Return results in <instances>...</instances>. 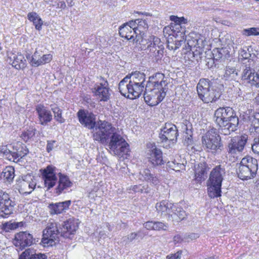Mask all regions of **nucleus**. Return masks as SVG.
Returning <instances> with one entry per match:
<instances>
[{
	"mask_svg": "<svg viewBox=\"0 0 259 259\" xmlns=\"http://www.w3.org/2000/svg\"><path fill=\"white\" fill-rule=\"evenodd\" d=\"M225 173V168L221 165L211 170L208 181V195L211 198L221 196L222 182Z\"/></svg>",
	"mask_w": 259,
	"mask_h": 259,
	"instance_id": "20e7f679",
	"label": "nucleus"
},
{
	"mask_svg": "<svg viewBox=\"0 0 259 259\" xmlns=\"http://www.w3.org/2000/svg\"><path fill=\"white\" fill-rule=\"evenodd\" d=\"M178 130L177 126L171 123H165V126L161 130L159 138L162 142H176L177 140Z\"/></svg>",
	"mask_w": 259,
	"mask_h": 259,
	"instance_id": "f3484780",
	"label": "nucleus"
},
{
	"mask_svg": "<svg viewBox=\"0 0 259 259\" xmlns=\"http://www.w3.org/2000/svg\"><path fill=\"white\" fill-rule=\"evenodd\" d=\"M142 42L144 45H147V51L151 55L157 57L163 53L164 47L160 39L154 35L149 36L147 38H142Z\"/></svg>",
	"mask_w": 259,
	"mask_h": 259,
	"instance_id": "9b49d317",
	"label": "nucleus"
},
{
	"mask_svg": "<svg viewBox=\"0 0 259 259\" xmlns=\"http://www.w3.org/2000/svg\"><path fill=\"white\" fill-rule=\"evenodd\" d=\"M56 169V167L52 165H48L46 168L40 169L45 187H47L48 189L53 188L57 182Z\"/></svg>",
	"mask_w": 259,
	"mask_h": 259,
	"instance_id": "dca6fc26",
	"label": "nucleus"
},
{
	"mask_svg": "<svg viewBox=\"0 0 259 259\" xmlns=\"http://www.w3.org/2000/svg\"><path fill=\"white\" fill-rule=\"evenodd\" d=\"M168 165L176 171H180V170H184L185 168V166L184 164L176 163L175 162H168Z\"/></svg>",
	"mask_w": 259,
	"mask_h": 259,
	"instance_id": "de8ad7c7",
	"label": "nucleus"
},
{
	"mask_svg": "<svg viewBox=\"0 0 259 259\" xmlns=\"http://www.w3.org/2000/svg\"><path fill=\"white\" fill-rule=\"evenodd\" d=\"M199 98L204 103H212L219 99L221 92L208 79H200L197 85Z\"/></svg>",
	"mask_w": 259,
	"mask_h": 259,
	"instance_id": "7ed1b4c3",
	"label": "nucleus"
},
{
	"mask_svg": "<svg viewBox=\"0 0 259 259\" xmlns=\"http://www.w3.org/2000/svg\"><path fill=\"white\" fill-rule=\"evenodd\" d=\"M138 234L136 233H132L127 236L123 237V242L125 243L130 242L134 240L138 236Z\"/></svg>",
	"mask_w": 259,
	"mask_h": 259,
	"instance_id": "3c124183",
	"label": "nucleus"
},
{
	"mask_svg": "<svg viewBox=\"0 0 259 259\" xmlns=\"http://www.w3.org/2000/svg\"><path fill=\"white\" fill-rule=\"evenodd\" d=\"M92 91L100 101L106 102L110 99L111 90L108 82L102 77L100 79V82L95 84Z\"/></svg>",
	"mask_w": 259,
	"mask_h": 259,
	"instance_id": "f8f14e48",
	"label": "nucleus"
},
{
	"mask_svg": "<svg viewBox=\"0 0 259 259\" xmlns=\"http://www.w3.org/2000/svg\"><path fill=\"white\" fill-rule=\"evenodd\" d=\"M241 78L249 83L251 86L259 88V70L255 71L249 66H245L243 70Z\"/></svg>",
	"mask_w": 259,
	"mask_h": 259,
	"instance_id": "a211bd4d",
	"label": "nucleus"
},
{
	"mask_svg": "<svg viewBox=\"0 0 259 259\" xmlns=\"http://www.w3.org/2000/svg\"><path fill=\"white\" fill-rule=\"evenodd\" d=\"M139 178L142 181H145L151 184L156 185L159 183L158 178L152 174L149 169H143L139 172Z\"/></svg>",
	"mask_w": 259,
	"mask_h": 259,
	"instance_id": "c85d7f7f",
	"label": "nucleus"
},
{
	"mask_svg": "<svg viewBox=\"0 0 259 259\" xmlns=\"http://www.w3.org/2000/svg\"><path fill=\"white\" fill-rule=\"evenodd\" d=\"M201 141L204 149L213 153H220L223 149L221 137L215 128L207 131L202 137Z\"/></svg>",
	"mask_w": 259,
	"mask_h": 259,
	"instance_id": "423d86ee",
	"label": "nucleus"
},
{
	"mask_svg": "<svg viewBox=\"0 0 259 259\" xmlns=\"http://www.w3.org/2000/svg\"><path fill=\"white\" fill-rule=\"evenodd\" d=\"M19 223L6 222L2 225V229L6 232H9L10 230L17 229L19 227Z\"/></svg>",
	"mask_w": 259,
	"mask_h": 259,
	"instance_id": "37998d69",
	"label": "nucleus"
},
{
	"mask_svg": "<svg viewBox=\"0 0 259 259\" xmlns=\"http://www.w3.org/2000/svg\"><path fill=\"white\" fill-rule=\"evenodd\" d=\"M35 131V129L33 127H29V129L22 133L21 137L24 141L27 142L34 137Z\"/></svg>",
	"mask_w": 259,
	"mask_h": 259,
	"instance_id": "79ce46f5",
	"label": "nucleus"
},
{
	"mask_svg": "<svg viewBox=\"0 0 259 259\" xmlns=\"http://www.w3.org/2000/svg\"><path fill=\"white\" fill-rule=\"evenodd\" d=\"M242 34L245 36L259 35V28L252 27L248 29H244L242 30Z\"/></svg>",
	"mask_w": 259,
	"mask_h": 259,
	"instance_id": "a18cd8bd",
	"label": "nucleus"
},
{
	"mask_svg": "<svg viewBox=\"0 0 259 259\" xmlns=\"http://www.w3.org/2000/svg\"><path fill=\"white\" fill-rule=\"evenodd\" d=\"M168 82L163 73H157L149 78L145 85L144 98L149 106L157 105L166 95Z\"/></svg>",
	"mask_w": 259,
	"mask_h": 259,
	"instance_id": "f257e3e1",
	"label": "nucleus"
},
{
	"mask_svg": "<svg viewBox=\"0 0 259 259\" xmlns=\"http://www.w3.org/2000/svg\"><path fill=\"white\" fill-rule=\"evenodd\" d=\"M52 59V55L44 54L41 51L36 50L32 56L31 63L33 66L37 67L50 62Z\"/></svg>",
	"mask_w": 259,
	"mask_h": 259,
	"instance_id": "b1692460",
	"label": "nucleus"
},
{
	"mask_svg": "<svg viewBox=\"0 0 259 259\" xmlns=\"http://www.w3.org/2000/svg\"><path fill=\"white\" fill-rule=\"evenodd\" d=\"M12 144L2 145L0 146V153L5 156L9 160L13 161L14 158L12 156Z\"/></svg>",
	"mask_w": 259,
	"mask_h": 259,
	"instance_id": "ea45409f",
	"label": "nucleus"
},
{
	"mask_svg": "<svg viewBox=\"0 0 259 259\" xmlns=\"http://www.w3.org/2000/svg\"><path fill=\"white\" fill-rule=\"evenodd\" d=\"M78 228L77 223L73 219H70L64 222L60 229L61 236L71 238Z\"/></svg>",
	"mask_w": 259,
	"mask_h": 259,
	"instance_id": "412c9836",
	"label": "nucleus"
},
{
	"mask_svg": "<svg viewBox=\"0 0 259 259\" xmlns=\"http://www.w3.org/2000/svg\"><path fill=\"white\" fill-rule=\"evenodd\" d=\"M56 142L55 140L48 141L47 145V152H50L53 149Z\"/></svg>",
	"mask_w": 259,
	"mask_h": 259,
	"instance_id": "5fc2aeb1",
	"label": "nucleus"
},
{
	"mask_svg": "<svg viewBox=\"0 0 259 259\" xmlns=\"http://www.w3.org/2000/svg\"><path fill=\"white\" fill-rule=\"evenodd\" d=\"M170 20L175 22V23L178 24V23L180 22V20L183 19L185 20V18L184 17H178L176 16H171L170 17Z\"/></svg>",
	"mask_w": 259,
	"mask_h": 259,
	"instance_id": "13d9d810",
	"label": "nucleus"
},
{
	"mask_svg": "<svg viewBox=\"0 0 259 259\" xmlns=\"http://www.w3.org/2000/svg\"><path fill=\"white\" fill-rule=\"evenodd\" d=\"M143 225L148 230H154V222L148 221L145 223Z\"/></svg>",
	"mask_w": 259,
	"mask_h": 259,
	"instance_id": "6e6d98bb",
	"label": "nucleus"
},
{
	"mask_svg": "<svg viewBox=\"0 0 259 259\" xmlns=\"http://www.w3.org/2000/svg\"><path fill=\"white\" fill-rule=\"evenodd\" d=\"M108 141V148L113 153L119 157H124L128 154V145L125 140L116 131L110 137Z\"/></svg>",
	"mask_w": 259,
	"mask_h": 259,
	"instance_id": "1a4fd4ad",
	"label": "nucleus"
},
{
	"mask_svg": "<svg viewBox=\"0 0 259 259\" xmlns=\"http://www.w3.org/2000/svg\"><path fill=\"white\" fill-rule=\"evenodd\" d=\"M14 205L8 194L0 190V217L7 218L12 213Z\"/></svg>",
	"mask_w": 259,
	"mask_h": 259,
	"instance_id": "ddd939ff",
	"label": "nucleus"
},
{
	"mask_svg": "<svg viewBox=\"0 0 259 259\" xmlns=\"http://www.w3.org/2000/svg\"><path fill=\"white\" fill-rule=\"evenodd\" d=\"M39 259H47V256L45 254H44V256L42 257H41V258Z\"/></svg>",
	"mask_w": 259,
	"mask_h": 259,
	"instance_id": "338daca9",
	"label": "nucleus"
},
{
	"mask_svg": "<svg viewBox=\"0 0 259 259\" xmlns=\"http://www.w3.org/2000/svg\"><path fill=\"white\" fill-rule=\"evenodd\" d=\"M195 180L198 182H200L202 180H204L206 177V169L203 164H198L197 167H195Z\"/></svg>",
	"mask_w": 259,
	"mask_h": 259,
	"instance_id": "c9c22d12",
	"label": "nucleus"
},
{
	"mask_svg": "<svg viewBox=\"0 0 259 259\" xmlns=\"http://www.w3.org/2000/svg\"><path fill=\"white\" fill-rule=\"evenodd\" d=\"M45 254L36 253L35 249L29 248L23 251L19 256V259H39L44 256Z\"/></svg>",
	"mask_w": 259,
	"mask_h": 259,
	"instance_id": "473e14b6",
	"label": "nucleus"
},
{
	"mask_svg": "<svg viewBox=\"0 0 259 259\" xmlns=\"http://www.w3.org/2000/svg\"><path fill=\"white\" fill-rule=\"evenodd\" d=\"M214 115L221 134L229 135L237 130L239 118L232 108L220 107L215 111Z\"/></svg>",
	"mask_w": 259,
	"mask_h": 259,
	"instance_id": "f03ea898",
	"label": "nucleus"
},
{
	"mask_svg": "<svg viewBox=\"0 0 259 259\" xmlns=\"http://www.w3.org/2000/svg\"><path fill=\"white\" fill-rule=\"evenodd\" d=\"M198 41H199V40H197V44L196 45H195L194 46H196L197 45L198 46V47H197L198 48H200V47H201V46L199 45V43Z\"/></svg>",
	"mask_w": 259,
	"mask_h": 259,
	"instance_id": "0e129e2a",
	"label": "nucleus"
},
{
	"mask_svg": "<svg viewBox=\"0 0 259 259\" xmlns=\"http://www.w3.org/2000/svg\"><path fill=\"white\" fill-rule=\"evenodd\" d=\"M186 21V20L185 19V20H184L183 19H181V20H180V22L178 23V24H180L181 23H185Z\"/></svg>",
	"mask_w": 259,
	"mask_h": 259,
	"instance_id": "69168bd1",
	"label": "nucleus"
},
{
	"mask_svg": "<svg viewBox=\"0 0 259 259\" xmlns=\"http://www.w3.org/2000/svg\"><path fill=\"white\" fill-rule=\"evenodd\" d=\"M199 237L198 234H191L188 235V238L190 239L191 240L196 239V238Z\"/></svg>",
	"mask_w": 259,
	"mask_h": 259,
	"instance_id": "680f3d73",
	"label": "nucleus"
},
{
	"mask_svg": "<svg viewBox=\"0 0 259 259\" xmlns=\"http://www.w3.org/2000/svg\"><path fill=\"white\" fill-rule=\"evenodd\" d=\"M148 158L149 162L153 166L163 164L162 152L155 146H152V149L149 150Z\"/></svg>",
	"mask_w": 259,
	"mask_h": 259,
	"instance_id": "393cba45",
	"label": "nucleus"
},
{
	"mask_svg": "<svg viewBox=\"0 0 259 259\" xmlns=\"http://www.w3.org/2000/svg\"><path fill=\"white\" fill-rule=\"evenodd\" d=\"M57 8L64 9L66 8V4L64 2L60 1L57 4Z\"/></svg>",
	"mask_w": 259,
	"mask_h": 259,
	"instance_id": "052dcab7",
	"label": "nucleus"
},
{
	"mask_svg": "<svg viewBox=\"0 0 259 259\" xmlns=\"http://www.w3.org/2000/svg\"><path fill=\"white\" fill-rule=\"evenodd\" d=\"M133 22H135L134 23L135 29L137 32H139V34L143 32L148 27V24L145 20L138 19L133 21Z\"/></svg>",
	"mask_w": 259,
	"mask_h": 259,
	"instance_id": "58836bf2",
	"label": "nucleus"
},
{
	"mask_svg": "<svg viewBox=\"0 0 259 259\" xmlns=\"http://www.w3.org/2000/svg\"><path fill=\"white\" fill-rule=\"evenodd\" d=\"M178 34L180 35H182V33L181 32H178V33L176 34V36H175L174 34L171 36V34L169 35V37L167 39V48L169 50H176L177 49L179 48V47L181 46L182 42H183V38L181 39H177V36H178Z\"/></svg>",
	"mask_w": 259,
	"mask_h": 259,
	"instance_id": "2f4dec72",
	"label": "nucleus"
},
{
	"mask_svg": "<svg viewBox=\"0 0 259 259\" xmlns=\"http://www.w3.org/2000/svg\"><path fill=\"white\" fill-rule=\"evenodd\" d=\"M121 94L130 99L138 98L144 91V86H139L136 83L130 81L127 77L122 79L118 84Z\"/></svg>",
	"mask_w": 259,
	"mask_h": 259,
	"instance_id": "6e6552de",
	"label": "nucleus"
},
{
	"mask_svg": "<svg viewBox=\"0 0 259 259\" xmlns=\"http://www.w3.org/2000/svg\"><path fill=\"white\" fill-rule=\"evenodd\" d=\"M61 236L58 224L55 222H49L46 228L43 231L41 243L45 246H53Z\"/></svg>",
	"mask_w": 259,
	"mask_h": 259,
	"instance_id": "9d476101",
	"label": "nucleus"
},
{
	"mask_svg": "<svg viewBox=\"0 0 259 259\" xmlns=\"http://www.w3.org/2000/svg\"><path fill=\"white\" fill-rule=\"evenodd\" d=\"M126 77H128L130 81L136 83L139 86H144L145 89V75L144 73L136 71Z\"/></svg>",
	"mask_w": 259,
	"mask_h": 259,
	"instance_id": "72a5a7b5",
	"label": "nucleus"
},
{
	"mask_svg": "<svg viewBox=\"0 0 259 259\" xmlns=\"http://www.w3.org/2000/svg\"><path fill=\"white\" fill-rule=\"evenodd\" d=\"M222 51H223V49L220 50L217 49L216 50H213L212 54L214 59L218 60L222 58L223 55Z\"/></svg>",
	"mask_w": 259,
	"mask_h": 259,
	"instance_id": "603ef678",
	"label": "nucleus"
},
{
	"mask_svg": "<svg viewBox=\"0 0 259 259\" xmlns=\"http://www.w3.org/2000/svg\"><path fill=\"white\" fill-rule=\"evenodd\" d=\"M12 156L13 157V161L19 157L22 158L28 153V149L26 146L20 142H17L12 145Z\"/></svg>",
	"mask_w": 259,
	"mask_h": 259,
	"instance_id": "a878e982",
	"label": "nucleus"
},
{
	"mask_svg": "<svg viewBox=\"0 0 259 259\" xmlns=\"http://www.w3.org/2000/svg\"><path fill=\"white\" fill-rule=\"evenodd\" d=\"M71 204V201L68 200L55 204H50L49 208L51 214H57L63 213L68 209Z\"/></svg>",
	"mask_w": 259,
	"mask_h": 259,
	"instance_id": "cd10ccee",
	"label": "nucleus"
},
{
	"mask_svg": "<svg viewBox=\"0 0 259 259\" xmlns=\"http://www.w3.org/2000/svg\"><path fill=\"white\" fill-rule=\"evenodd\" d=\"M226 79L236 80L238 78V71L233 67L227 66L224 75Z\"/></svg>",
	"mask_w": 259,
	"mask_h": 259,
	"instance_id": "4c0bfd02",
	"label": "nucleus"
},
{
	"mask_svg": "<svg viewBox=\"0 0 259 259\" xmlns=\"http://www.w3.org/2000/svg\"><path fill=\"white\" fill-rule=\"evenodd\" d=\"M33 241L32 235L25 231L16 233L13 242L16 247L22 250L26 247L31 245Z\"/></svg>",
	"mask_w": 259,
	"mask_h": 259,
	"instance_id": "2eb2a0df",
	"label": "nucleus"
},
{
	"mask_svg": "<svg viewBox=\"0 0 259 259\" xmlns=\"http://www.w3.org/2000/svg\"><path fill=\"white\" fill-rule=\"evenodd\" d=\"M36 110L41 124L46 125L51 121L52 115L51 111L47 110L44 106L38 105Z\"/></svg>",
	"mask_w": 259,
	"mask_h": 259,
	"instance_id": "bb28decb",
	"label": "nucleus"
},
{
	"mask_svg": "<svg viewBox=\"0 0 259 259\" xmlns=\"http://www.w3.org/2000/svg\"><path fill=\"white\" fill-rule=\"evenodd\" d=\"M14 168L13 166H7L3 171L4 178L8 181H12L14 178Z\"/></svg>",
	"mask_w": 259,
	"mask_h": 259,
	"instance_id": "a19ab883",
	"label": "nucleus"
},
{
	"mask_svg": "<svg viewBox=\"0 0 259 259\" xmlns=\"http://www.w3.org/2000/svg\"><path fill=\"white\" fill-rule=\"evenodd\" d=\"M189 141H190V142H191V139H190V138H188V142H189Z\"/></svg>",
	"mask_w": 259,
	"mask_h": 259,
	"instance_id": "774afa93",
	"label": "nucleus"
},
{
	"mask_svg": "<svg viewBox=\"0 0 259 259\" xmlns=\"http://www.w3.org/2000/svg\"><path fill=\"white\" fill-rule=\"evenodd\" d=\"M52 110L54 114V117L59 122L62 123L65 121L64 119L62 117V111L57 106L52 107Z\"/></svg>",
	"mask_w": 259,
	"mask_h": 259,
	"instance_id": "c03bdc74",
	"label": "nucleus"
},
{
	"mask_svg": "<svg viewBox=\"0 0 259 259\" xmlns=\"http://www.w3.org/2000/svg\"><path fill=\"white\" fill-rule=\"evenodd\" d=\"M252 150L254 153L259 154V138H255L254 142L252 144Z\"/></svg>",
	"mask_w": 259,
	"mask_h": 259,
	"instance_id": "8fccbe9b",
	"label": "nucleus"
},
{
	"mask_svg": "<svg viewBox=\"0 0 259 259\" xmlns=\"http://www.w3.org/2000/svg\"><path fill=\"white\" fill-rule=\"evenodd\" d=\"M258 169L257 161L255 158L246 156L242 159L237 168L238 177L242 180L254 178Z\"/></svg>",
	"mask_w": 259,
	"mask_h": 259,
	"instance_id": "39448f33",
	"label": "nucleus"
},
{
	"mask_svg": "<svg viewBox=\"0 0 259 259\" xmlns=\"http://www.w3.org/2000/svg\"><path fill=\"white\" fill-rule=\"evenodd\" d=\"M116 131L112 124L105 120H99L94 128V140L104 144L108 143L110 137Z\"/></svg>",
	"mask_w": 259,
	"mask_h": 259,
	"instance_id": "0eeeda50",
	"label": "nucleus"
},
{
	"mask_svg": "<svg viewBox=\"0 0 259 259\" xmlns=\"http://www.w3.org/2000/svg\"><path fill=\"white\" fill-rule=\"evenodd\" d=\"M134 23L133 21H130L119 27V33L122 37L127 40L132 39L133 41L137 39L138 32L135 29Z\"/></svg>",
	"mask_w": 259,
	"mask_h": 259,
	"instance_id": "6ab92c4d",
	"label": "nucleus"
},
{
	"mask_svg": "<svg viewBox=\"0 0 259 259\" xmlns=\"http://www.w3.org/2000/svg\"><path fill=\"white\" fill-rule=\"evenodd\" d=\"M132 190L135 192H140L141 193H148L150 191V189L148 186H144L141 185L134 186L132 188Z\"/></svg>",
	"mask_w": 259,
	"mask_h": 259,
	"instance_id": "49530a36",
	"label": "nucleus"
},
{
	"mask_svg": "<svg viewBox=\"0 0 259 259\" xmlns=\"http://www.w3.org/2000/svg\"><path fill=\"white\" fill-rule=\"evenodd\" d=\"M254 130L256 132L259 133V114L256 115L254 119L252 121Z\"/></svg>",
	"mask_w": 259,
	"mask_h": 259,
	"instance_id": "864d4df0",
	"label": "nucleus"
},
{
	"mask_svg": "<svg viewBox=\"0 0 259 259\" xmlns=\"http://www.w3.org/2000/svg\"><path fill=\"white\" fill-rule=\"evenodd\" d=\"M79 122L89 129L94 128L96 124L95 117L92 113L79 110L77 113Z\"/></svg>",
	"mask_w": 259,
	"mask_h": 259,
	"instance_id": "5701e85b",
	"label": "nucleus"
},
{
	"mask_svg": "<svg viewBox=\"0 0 259 259\" xmlns=\"http://www.w3.org/2000/svg\"><path fill=\"white\" fill-rule=\"evenodd\" d=\"M27 17L28 19L33 22L36 29L40 30L41 28L43 21L36 13H29Z\"/></svg>",
	"mask_w": 259,
	"mask_h": 259,
	"instance_id": "e433bc0d",
	"label": "nucleus"
},
{
	"mask_svg": "<svg viewBox=\"0 0 259 259\" xmlns=\"http://www.w3.org/2000/svg\"><path fill=\"white\" fill-rule=\"evenodd\" d=\"M172 204L166 200H162L156 204L155 208L157 212L160 215L167 216L168 218Z\"/></svg>",
	"mask_w": 259,
	"mask_h": 259,
	"instance_id": "c756f323",
	"label": "nucleus"
},
{
	"mask_svg": "<svg viewBox=\"0 0 259 259\" xmlns=\"http://www.w3.org/2000/svg\"><path fill=\"white\" fill-rule=\"evenodd\" d=\"M168 228L167 224L161 222H154V230H166Z\"/></svg>",
	"mask_w": 259,
	"mask_h": 259,
	"instance_id": "09e8293b",
	"label": "nucleus"
},
{
	"mask_svg": "<svg viewBox=\"0 0 259 259\" xmlns=\"http://www.w3.org/2000/svg\"><path fill=\"white\" fill-rule=\"evenodd\" d=\"M183 240V238L180 235H177L174 237V242L175 243H178L181 242Z\"/></svg>",
	"mask_w": 259,
	"mask_h": 259,
	"instance_id": "bf43d9fd",
	"label": "nucleus"
},
{
	"mask_svg": "<svg viewBox=\"0 0 259 259\" xmlns=\"http://www.w3.org/2000/svg\"><path fill=\"white\" fill-rule=\"evenodd\" d=\"M7 61L16 69H23L26 67V60L21 54L8 52Z\"/></svg>",
	"mask_w": 259,
	"mask_h": 259,
	"instance_id": "aec40b11",
	"label": "nucleus"
},
{
	"mask_svg": "<svg viewBox=\"0 0 259 259\" xmlns=\"http://www.w3.org/2000/svg\"><path fill=\"white\" fill-rule=\"evenodd\" d=\"M187 213L184 209L178 204H172L168 220H171L174 223H178L185 219Z\"/></svg>",
	"mask_w": 259,
	"mask_h": 259,
	"instance_id": "4be33fe9",
	"label": "nucleus"
},
{
	"mask_svg": "<svg viewBox=\"0 0 259 259\" xmlns=\"http://www.w3.org/2000/svg\"><path fill=\"white\" fill-rule=\"evenodd\" d=\"M242 55L243 57L245 59H248L251 56V55L249 53H247V52H245Z\"/></svg>",
	"mask_w": 259,
	"mask_h": 259,
	"instance_id": "e2e57ef3",
	"label": "nucleus"
},
{
	"mask_svg": "<svg viewBox=\"0 0 259 259\" xmlns=\"http://www.w3.org/2000/svg\"><path fill=\"white\" fill-rule=\"evenodd\" d=\"M59 184L57 188H56V193L60 194L65 189L70 187L72 185V183L69 180V179L65 175L59 173Z\"/></svg>",
	"mask_w": 259,
	"mask_h": 259,
	"instance_id": "7c9ffc66",
	"label": "nucleus"
},
{
	"mask_svg": "<svg viewBox=\"0 0 259 259\" xmlns=\"http://www.w3.org/2000/svg\"><path fill=\"white\" fill-rule=\"evenodd\" d=\"M182 251H178L175 254L167 255V259H181Z\"/></svg>",
	"mask_w": 259,
	"mask_h": 259,
	"instance_id": "4d7b16f0",
	"label": "nucleus"
},
{
	"mask_svg": "<svg viewBox=\"0 0 259 259\" xmlns=\"http://www.w3.org/2000/svg\"><path fill=\"white\" fill-rule=\"evenodd\" d=\"M247 135H244L231 139L228 145V152L231 154H234L242 152L247 142Z\"/></svg>",
	"mask_w": 259,
	"mask_h": 259,
	"instance_id": "4468645a",
	"label": "nucleus"
},
{
	"mask_svg": "<svg viewBox=\"0 0 259 259\" xmlns=\"http://www.w3.org/2000/svg\"><path fill=\"white\" fill-rule=\"evenodd\" d=\"M36 183L31 180L26 181L23 180L20 183V188L19 191L22 194H30L34 189Z\"/></svg>",
	"mask_w": 259,
	"mask_h": 259,
	"instance_id": "f704fd0d",
	"label": "nucleus"
}]
</instances>
